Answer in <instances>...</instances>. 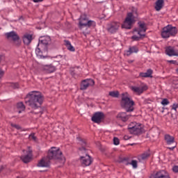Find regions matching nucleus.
Instances as JSON below:
<instances>
[{"label":"nucleus","mask_w":178,"mask_h":178,"mask_svg":"<svg viewBox=\"0 0 178 178\" xmlns=\"http://www.w3.org/2000/svg\"><path fill=\"white\" fill-rule=\"evenodd\" d=\"M11 86L13 88H19V83H12Z\"/></svg>","instance_id":"nucleus-38"},{"label":"nucleus","mask_w":178,"mask_h":178,"mask_svg":"<svg viewBox=\"0 0 178 178\" xmlns=\"http://www.w3.org/2000/svg\"><path fill=\"white\" fill-rule=\"evenodd\" d=\"M102 119H104V113L99 112L95 113L92 117V121L95 123H101Z\"/></svg>","instance_id":"nucleus-14"},{"label":"nucleus","mask_w":178,"mask_h":178,"mask_svg":"<svg viewBox=\"0 0 178 178\" xmlns=\"http://www.w3.org/2000/svg\"><path fill=\"white\" fill-rule=\"evenodd\" d=\"M172 170H173V172H175V173H178V165H175L172 168Z\"/></svg>","instance_id":"nucleus-36"},{"label":"nucleus","mask_w":178,"mask_h":178,"mask_svg":"<svg viewBox=\"0 0 178 178\" xmlns=\"http://www.w3.org/2000/svg\"><path fill=\"white\" fill-rule=\"evenodd\" d=\"M3 74H5V72L0 68V79L3 77Z\"/></svg>","instance_id":"nucleus-37"},{"label":"nucleus","mask_w":178,"mask_h":178,"mask_svg":"<svg viewBox=\"0 0 178 178\" xmlns=\"http://www.w3.org/2000/svg\"><path fill=\"white\" fill-rule=\"evenodd\" d=\"M170 102L168 99H163L161 102V105H163V106H166V105H169Z\"/></svg>","instance_id":"nucleus-30"},{"label":"nucleus","mask_w":178,"mask_h":178,"mask_svg":"<svg viewBox=\"0 0 178 178\" xmlns=\"http://www.w3.org/2000/svg\"><path fill=\"white\" fill-rule=\"evenodd\" d=\"M131 165L133 166V168L134 169H137V161L136 160H132L131 162Z\"/></svg>","instance_id":"nucleus-32"},{"label":"nucleus","mask_w":178,"mask_h":178,"mask_svg":"<svg viewBox=\"0 0 178 178\" xmlns=\"http://www.w3.org/2000/svg\"><path fill=\"white\" fill-rule=\"evenodd\" d=\"M130 118V115H127L126 113L122 112L118 114L117 118L118 120H122V122H127L129 118Z\"/></svg>","instance_id":"nucleus-18"},{"label":"nucleus","mask_w":178,"mask_h":178,"mask_svg":"<svg viewBox=\"0 0 178 178\" xmlns=\"http://www.w3.org/2000/svg\"><path fill=\"white\" fill-rule=\"evenodd\" d=\"M163 3H164L163 0H157L156 1V6H155L156 10L159 12V10H161V9L163 8Z\"/></svg>","instance_id":"nucleus-25"},{"label":"nucleus","mask_w":178,"mask_h":178,"mask_svg":"<svg viewBox=\"0 0 178 178\" xmlns=\"http://www.w3.org/2000/svg\"><path fill=\"white\" fill-rule=\"evenodd\" d=\"M149 155H150L149 152H145L143 154L139 155L138 156V159L139 162H143V161H145V159H147Z\"/></svg>","instance_id":"nucleus-24"},{"label":"nucleus","mask_w":178,"mask_h":178,"mask_svg":"<svg viewBox=\"0 0 178 178\" xmlns=\"http://www.w3.org/2000/svg\"><path fill=\"white\" fill-rule=\"evenodd\" d=\"M42 101H44V97H42V95L40 92H31L25 98V104L28 106L32 108V109H37V108H40L42 104Z\"/></svg>","instance_id":"nucleus-2"},{"label":"nucleus","mask_w":178,"mask_h":178,"mask_svg":"<svg viewBox=\"0 0 178 178\" xmlns=\"http://www.w3.org/2000/svg\"><path fill=\"white\" fill-rule=\"evenodd\" d=\"M121 106L127 112H133L134 111V105L136 104L134 103V101L131 97H130V95L127 92H124L122 94V99H121Z\"/></svg>","instance_id":"nucleus-3"},{"label":"nucleus","mask_w":178,"mask_h":178,"mask_svg":"<svg viewBox=\"0 0 178 178\" xmlns=\"http://www.w3.org/2000/svg\"><path fill=\"white\" fill-rule=\"evenodd\" d=\"M65 44L69 51H71V52H74V47L72 46V43H70L69 40H65Z\"/></svg>","instance_id":"nucleus-28"},{"label":"nucleus","mask_w":178,"mask_h":178,"mask_svg":"<svg viewBox=\"0 0 178 178\" xmlns=\"http://www.w3.org/2000/svg\"><path fill=\"white\" fill-rule=\"evenodd\" d=\"M165 53L168 56H178V50L174 47L169 46L166 47Z\"/></svg>","instance_id":"nucleus-12"},{"label":"nucleus","mask_w":178,"mask_h":178,"mask_svg":"<svg viewBox=\"0 0 178 178\" xmlns=\"http://www.w3.org/2000/svg\"><path fill=\"white\" fill-rule=\"evenodd\" d=\"M47 158H43L39 161L38 166L40 168H48L49 166V159H55L59 161L61 163H65L66 159L62 154V152L59 149V147H51L48 152Z\"/></svg>","instance_id":"nucleus-1"},{"label":"nucleus","mask_w":178,"mask_h":178,"mask_svg":"<svg viewBox=\"0 0 178 178\" xmlns=\"http://www.w3.org/2000/svg\"><path fill=\"white\" fill-rule=\"evenodd\" d=\"M6 37L8 39L10 38L13 41H17V40H19V35H17V33L15 31L6 33Z\"/></svg>","instance_id":"nucleus-19"},{"label":"nucleus","mask_w":178,"mask_h":178,"mask_svg":"<svg viewBox=\"0 0 178 178\" xmlns=\"http://www.w3.org/2000/svg\"><path fill=\"white\" fill-rule=\"evenodd\" d=\"M11 127H15V129H17V130H20V129H21L19 125L16 124H13V123H11Z\"/></svg>","instance_id":"nucleus-34"},{"label":"nucleus","mask_w":178,"mask_h":178,"mask_svg":"<svg viewBox=\"0 0 178 178\" xmlns=\"http://www.w3.org/2000/svg\"><path fill=\"white\" fill-rule=\"evenodd\" d=\"M29 138L31 140H33L34 141H35L36 138H35V135L34 134H31L30 136H29Z\"/></svg>","instance_id":"nucleus-35"},{"label":"nucleus","mask_w":178,"mask_h":178,"mask_svg":"<svg viewBox=\"0 0 178 178\" xmlns=\"http://www.w3.org/2000/svg\"><path fill=\"white\" fill-rule=\"evenodd\" d=\"M95 82L92 79H85L81 82V90H87L88 87H92Z\"/></svg>","instance_id":"nucleus-11"},{"label":"nucleus","mask_w":178,"mask_h":178,"mask_svg":"<svg viewBox=\"0 0 178 178\" xmlns=\"http://www.w3.org/2000/svg\"><path fill=\"white\" fill-rule=\"evenodd\" d=\"M177 108H178V104H174L172 105V109H173L174 111H176V110L177 109Z\"/></svg>","instance_id":"nucleus-39"},{"label":"nucleus","mask_w":178,"mask_h":178,"mask_svg":"<svg viewBox=\"0 0 178 178\" xmlns=\"http://www.w3.org/2000/svg\"><path fill=\"white\" fill-rule=\"evenodd\" d=\"M149 178H170L169 174L165 170L157 172L155 175H152Z\"/></svg>","instance_id":"nucleus-13"},{"label":"nucleus","mask_w":178,"mask_h":178,"mask_svg":"<svg viewBox=\"0 0 178 178\" xmlns=\"http://www.w3.org/2000/svg\"><path fill=\"white\" fill-rule=\"evenodd\" d=\"M137 16H138L137 8L132 7L131 12L127 13V17L122 25V29H131V26L136 22Z\"/></svg>","instance_id":"nucleus-4"},{"label":"nucleus","mask_w":178,"mask_h":178,"mask_svg":"<svg viewBox=\"0 0 178 178\" xmlns=\"http://www.w3.org/2000/svg\"><path fill=\"white\" fill-rule=\"evenodd\" d=\"M169 63H172V65H175V63H176V60H168Z\"/></svg>","instance_id":"nucleus-41"},{"label":"nucleus","mask_w":178,"mask_h":178,"mask_svg":"<svg viewBox=\"0 0 178 178\" xmlns=\"http://www.w3.org/2000/svg\"><path fill=\"white\" fill-rule=\"evenodd\" d=\"M128 129L129 133H131V134H135V135L141 134V133L144 131V128L143 124L137 122H131L128 126Z\"/></svg>","instance_id":"nucleus-9"},{"label":"nucleus","mask_w":178,"mask_h":178,"mask_svg":"<svg viewBox=\"0 0 178 178\" xmlns=\"http://www.w3.org/2000/svg\"><path fill=\"white\" fill-rule=\"evenodd\" d=\"M110 97H113V98L119 97V92L118 91H112L109 92Z\"/></svg>","instance_id":"nucleus-29"},{"label":"nucleus","mask_w":178,"mask_h":178,"mask_svg":"<svg viewBox=\"0 0 178 178\" xmlns=\"http://www.w3.org/2000/svg\"><path fill=\"white\" fill-rule=\"evenodd\" d=\"M24 43L29 45L33 41V35L31 34H25L23 37Z\"/></svg>","instance_id":"nucleus-22"},{"label":"nucleus","mask_w":178,"mask_h":178,"mask_svg":"<svg viewBox=\"0 0 178 178\" xmlns=\"http://www.w3.org/2000/svg\"><path fill=\"white\" fill-rule=\"evenodd\" d=\"M147 88V86H143V87L131 86V91L135 92V94H138V95H140V94H143V92H144V91H145Z\"/></svg>","instance_id":"nucleus-15"},{"label":"nucleus","mask_w":178,"mask_h":178,"mask_svg":"<svg viewBox=\"0 0 178 178\" xmlns=\"http://www.w3.org/2000/svg\"><path fill=\"white\" fill-rule=\"evenodd\" d=\"M113 144H114L115 145H119V144H120L119 138H113Z\"/></svg>","instance_id":"nucleus-33"},{"label":"nucleus","mask_w":178,"mask_h":178,"mask_svg":"<svg viewBox=\"0 0 178 178\" xmlns=\"http://www.w3.org/2000/svg\"><path fill=\"white\" fill-rule=\"evenodd\" d=\"M33 2H35V3H38V2H42V1L44 0H33Z\"/></svg>","instance_id":"nucleus-42"},{"label":"nucleus","mask_w":178,"mask_h":178,"mask_svg":"<svg viewBox=\"0 0 178 178\" xmlns=\"http://www.w3.org/2000/svg\"><path fill=\"white\" fill-rule=\"evenodd\" d=\"M139 76L140 77H152V70L149 69L146 72H140Z\"/></svg>","instance_id":"nucleus-26"},{"label":"nucleus","mask_w":178,"mask_h":178,"mask_svg":"<svg viewBox=\"0 0 178 178\" xmlns=\"http://www.w3.org/2000/svg\"><path fill=\"white\" fill-rule=\"evenodd\" d=\"M129 139H130V137H129L127 136H124V140H129Z\"/></svg>","instance_id":"nucleus-43"},{"label":"nucleus","mask_w":178,"mask_h":178,"mask_svg":"<svg viewBox=\"0 0 178 178\" xmlns=\"http://www.w3.org/2000/svg\"><path fill=\"white\" fill-rule=\"evenodd\" d=\"M42 70L44 73H54L56 67L52 65H47L42 66Z\"/></svg>","instance_id":"nucleus-16"},{"label":"nucleus","mask_w":178,"mask_h":178,"mask_svg":"<svg viewBox=\"0 0 178 178\" xmlns=\"http://www.w3.org/2000/svg\"><path fill=\"white\" fill-rule=\"evenodd\" d=\"M35 54L38 56H42V52L41 51V49L37 48L35 49Z\"/></svg>","instance_id":"nucleus-31"},{"label":"nucleus","mask_w":178,"mask_h":178,"mask_svg":"<svg viewBox=\"0 0 178 178\" xmlns=\"http://www.w3.org/2000/svg\"><path fill=\"white\" fill-rule=\"evenodd\" d=\"M164 140L166 142V144H168V145H172V144L175 143V137L169 134L165 135Z\"/></svg>","instance_id":"nucleus-20"},{"label":"nucleus","mask_w":178,"mask_h":178,"mask_svg":"<svg viewBox=\"0 0 178 178\" xmlns=\"http://www.w3.org/2000/svg\"><path fill=\"white\" fill-rule=\"evenodd\" d=\"M4 59H5V56L0 55V62H2V60H4Z\"/></svg>","instance_id":"nucleus-40"},{"label":"nucleus","mask_w":178,"mask_h":178,"mask_svg":"<svg viewBox=\"0 0 178 178\" xmlns=\"http://www.w3.org/2000/svg\"><path fill=\"white\" fill-rule=\"evenodd\" d=\"M17 108L18 110V113H22V112H23V111L26 109V106H24V104H23V102L17 103Z\"/></svg>","instance_id":"nucleus-27"},{"label":"nucleus","mask_w":178,"mask_h":178,"mask_svg":"<svg viewBox=\"0 0 178 178\" xmlns=\"http://www.w3.org/2000/svg\"><path fill=\"white\" fill-rule=\"evenodd\" d=\"M138 28L134 29V33H138L139 36H137L136 35H133L131 37V40L133 41H140L141 38L143 37H145V31H147V25L145 24V22H139L138 23Z\"/></svg>","instance_id":"nucleus-6"},{"label":"nucleus","mask_w":178,"mask_h":178,"mask_svg":"<svg viewBox=\"0 0 178 178\" xmlns=\"http://www.w3.org/2000/svg\"><path fill=\"white\" fill-rule=\"evenodd\" d=\"M176 148V146L172 147H168V149H170L171 151H173Z\"/></svg>","instance_id":"nucleus-44"},{"label":"nucleus","mask_w":178,"mask_h":178,"mask_svg":"<svg viewBox=\"0 0 178 178\" xmlns=\"http://www.w3.org/2000/svg\"><path fill=\"white\" fill-rule=\"evenodd\" d=\"M31 152H29L26 155L22 156L21 159L24 163H29L31 161Z\"/></svg>","instance_id":"nucleus-23"},{"label":"nucleus","mask_w":178,"mask_h":178,"mask_svg":"<svg viewBox=\"0 0 178 178\" xmlns=\"http://www.w3.org/2000/svg\"><path fill=\"white\" fill-rule=\"evenodd\" d=\"M177 34V29L172 25H168L164 27L161 31V37L163 38H169V37L175 36Z\"/></svg>","instance_id":"nucleus-8"},{"label":"nucleus","mask_w":178,"mask_h":178,"mask_svg":"<svg viewBox=\"0 0 178 178\" xmlns=\"http://www.w3.org/2000/svg\"><path fill=\"white\" fill-rule=\"evenodd\" d=\"M120 29V23L118 22H112L107 25V31L111 34H115Z\"/></svg>","instance_id":"nucleus-10"},{"label":"nucleus","mask_w":178,"mask_h":178,"mask_svg":"<svg viewBox=\"0 0 178 178\" xmlns=\"http://www.w3.org/2000/svg\"><path fill=\"white\" fill-rule=\"evenodd\" d=\"M81 145H82V147L79 148V152H81V154L84 153L85 156H81L80 161L83 166H90V165L92 163V159H91V156L87 154V150L86 149L87 143L86 140H81Z\"/></svg>","instance_id":"nucleus-5"},{"label":"nucleus","mask_w":178,"mask_h":178,"mask_svg":"<svg viewBox=\"0 0 178 178\" xmlns=\"http://www.w3.org/2000/svg\"><path fill=\"white\" fill-rule=\"evenodd\" d=\"M50 43H51V37L49 36L41 37L39 39L38 47H40L41 44H42L43 45H48V44H50Z\"/></svg>","instance_id":"nucleus-17"},{"label":"nucleus","mask_w":178,"mask_h":178,"mask_svg":"<svg viewBox=\"0 0 178 178\" xmlns=\"http://www.w3.org/2000/svg\"><path fill=\"white\" fill-rule=\"evenodd\" d=\"M79 26L80 29H83V27H95V26H97V23L95 21L88 19V16L83 14L81 15L79 18Z\"/></svg>","instance_id":"nucleus-7"},{"label":"nucleus","mask_w":178,"mask_h":178,"mask_svg":"<svg viewBox=\"0 0 178 178\" xmlns=\"http://www.w3.org/2000/svg\"><path fill=\"white\" fill-rule=\"evenodd\" d=\"M138 52V47L136 46H132L129 48V50L126 51V55L130 56L131 54H137Z\"/></svg>","instance_id":"nucleus-21"}]
</instances>
